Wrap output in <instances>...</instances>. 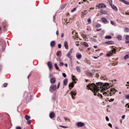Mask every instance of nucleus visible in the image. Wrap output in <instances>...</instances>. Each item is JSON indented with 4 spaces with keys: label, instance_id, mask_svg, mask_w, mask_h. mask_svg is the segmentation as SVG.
I'll return each instance as SVG.
<instances>
[{
    "label": "nucleus",
    "instance_id": "obj_1",
    "mask_svg": "<svg viewBox=\"0 0 129 129\" xmlns=\"http://www.w3.org/2000/svg\"><path fill=\"white\" fill-rule=\"evenodd\" d=\"M86 87L88 89H90L94 91V95H97L98 96H101L102 98H103L102 94L98 92H102L104 90H106L110 87L109 84L108 83L103 84L101 82L96 83V84L94 83H89L87 85Z\"/></svg>",
    "mask_w": 129,
    "mask_h": 129
},
{
    "label": "nucleus",
    "instance_id": "obj_2",
    "mask_svg": "<svg viewBox=\"0 0 129 129\" xmlns=\"http://www.w3.org/2000/svg\"><path fill=\"white\" fill-rule=\"evenodd\" d=\"M56 89V86L55 85H51L49 88V91L50 92H52L55 91Z\"/></svg>",
    "mask_w": 129,
    "mask_h": 129
},
{
    "label": "nucleus",
    "instance_id": "obj_3",
    "mask_svg": "<svg viewBox=\"0 0 129 129\" xmlns=\"http://www.w3.org/2000/svg\"><path fill=\"white\" fill-rule=\"evenodd\" d=\"M73 50V49L72 48L68 52L67 54V56L69 58H70V59H72V57L71 56L70 54L72 53Z\"/></svg>",
    "mask_w": 129,
    "mask_h": 129
},
{
    "label": "nucleus",
    "instance_id": "obj_4",
    "mask_svg": "<svg viewBox=\"0 0 129 129\" xmlns=\"http://www.w3.org/2000/svg\"><path fill=\"white\" fill-rule=\"evenodd\" d=\"M98 7L99 9H100L105 8L106 6L105 5L104 3H100L99 4Z\"/></svg>",
    "mask_w": 129,
    "mask_h": 129
},
{
    "label": "nucleus",
    "instance_id": "obj_5",
    "mask_svg": "<svg viewBox=\"0 0 129 129\" xmlns=\"http://www.w3.org/2000/svg\"><path fill=\"white\" fill-rule=\"evenodd\" d=\"M101 20L104 23H109V21H108L104 17H102L101 18Z\"/></svg>",
    "mask_w": 129,
    "mask_h": 129
},
{
    "label": "nucleus",
    "instance_id": "obj_6",
    "mask_svg": "<svg viewBox=\"0 0 129 129\" xmlns=\"http://www.w3.org/2000/svg\"><path fill=\"white\" fill-rule=\"evenodd\" d=\"M47 65L50 70L51 69L52 67V66L51 62L50 61H48L47 63Z\"/></svg>",
    "mask_w": 129,
    "mask_h": 129
},
{
    "label": "nucleus",
    "instance_id": "obj_7",
    "mask_svg": "<svg viewBox=\"0 0 129 129\" xmlns=\"http://www.w3.org/2000/svg\"><path fill=\"white\" fill-rule=\"evenodd\" d=\"M111 6L112 8L115 11H118V9L113 4H111L110 5Z\"/></svg>",
    "mask_w": 129,
    "mask_h": 129
},
{
    "label": "nucleus",
    "instance_id": "obj_8",
    "mask_svg": "<svg viewBox=\"0 0 129 129\" xmlns=\"http://www.w3.org/2000/svg\"><path fill=\"white\" fill-rule=\"evenodd\" d=\"M77 125L79 127H82L84 126V124L83 123L79 122H78L77 124Z\"/></svg>",
    "mask_w": 129,
    "mask_h": 129
},
{
    "label": "nucleus",
    "instance_id": "obj_9",
    "mask_svg": "<svg viewBox=\"0 0 129 129\" xmlns=\"http://www.w3.org/2000/svg\"><path fill=\"white\" fill-rule=\"evenodd\" d=\"M105 44L108 45H112L114 44V43L113 41H110L106 42Z\"/></svg>",
    "mask_w": 129,
    "mask_h": 129
},
{
    "label": "nucleus",
    "instance_id": "obj_10",
    "mask_svg": "<svg viewBox=\"0 0 129 129\" xmlns=\"http://www.w3.org/2000/svg\"><path fill=\"white\" fill-rule=\"evenodd\" d=\"M56 81V80L55 78L54 77H52L51 79L50 82L51 83L53 84Z\"/></svg>",
    "mask_w": 129,
    "mask_h": 129
},
{
    "label": "nucleus",
    "instance_id": "obj_11",
    "mask_svg": "<svg viewBox=\"0 0 129 129\" xmlns=\"http://www.w3.org/2000/svg\"><path fill=\"white\" fill-rule=\"evenodd\" d=\"M64 44L65 48L67 49H68V46L67 41H64Z\"/></svg>",
    "mask_w": 129,
    "mask_h": 129
},
{
    "label": "nucleus",
    "instance_id": "obj_12",
    "mask_svg": "<svg viewBox=\"0 0 129 129\" xmlns=\"http://www.w3.org/2000/svg\"><path fill=\"white\" fill-rule=\"evenodd\" d=\"M120 1V2H123L125 4L127 5H129V2L128 1H126L125 0H119Z\"/></svg>",
    "mask_w": 129,
    "mask_h": 129
},
{
    "label": "nucleus",
    "instance_id": "obj_13",
    "mask_svg": "<svg viewBox=\"0 0 129 129\" xmlns=\"http://www.w3.org/2000/svg\"><path fill=\"white\" fill-rule=\"evenodd\" d=\"M55 43L54 41H52L50 43V45L51 47H53L54 46Z\"/></svg>",
    "mask_w": 129,
    "mask_h": 129
},
{
    "label": "nucleus",
    "instance_id": "obj_14",
    "mask_svg": "<svg viewBox=\"0 0 129 129\" xmlns=\"http://www.w3.org/2000/svg\"><path fill=\"white\" fill-rule=\"evenodd\" d=\"M54 116L55 114L53 112L49 114L50 117L51 118H53L54 117Z\"/></svg>",
    "mask_w": 129,
    "mask_h": 129
},
{
    "label": "nucleus",
    "instance_id": "obj_15",
    "mask_svg": "<svg viewBox=\"0 0 129 129\" xmlns=\"http://www.w3.org/2000/svg\"><path fill=\"white\" fill-rule=\"evenodd\" d=\"M100 12L101 13L104 14H106L107 13V12L106 11L103 9L101 10Z\"/></svg>",
    "mask_w": 129,
    "mask_h": 129
},
{
    "label": "nucleus",
    "instance_id": "obj_16",
    "mask_svg": "<svg viewBox=\"0 0 129 129\" xmlns=\"http://www.w3.org/2000/svg\"><path fill=\"white\" fill-rule=\"evenodd\" d=\"M88 13V12L87 11V10H85L83 12H82V16H84L85 15L87 14Z\"/></svg>",
    "mask_w": 129,
    "mask_h": 129
},
{
    "label": "nucleus",
    "instance_id": "obj_17",
    "mask_svg": "<svg viewBox=\"0 0 129 129\" xmlns=\"http://www.w3.org/2000/svg\"><path fill=\"white\" fill-rule=\"evenodd\" d=\"M56 55L58 57H60L61 55V53L60 51H58L57 52Z\"/></svg>",
    "mask_w": 129,
    "mask_h": 129
},
{
    "label": "nucleus",
    "instance_id": "obj_18",
    "mask_svg": "<svg viewBox=\"0 0 129 129\" xmlns=\"http://www.w3.org/2000/svg\"><path fill=\"white\" fill-rule=\"evenodd\" d=\"M116 38L119 41L121 40L122 38V36L121 35H119L117 36Z\"/></svg>",
    "mask_w": 129,
    "mask_h": 129
},
{
    "label": "nucleus",
    "instance_id": "obj_19",
    "mask_svg": "<svg viewBox=\"0 0 129 129\" xmlns=\"http://www.w3.org/2000/svg\"><path fill=\"white\" fill-rule=\"evenodd\" d=\"M68 80L67 79H65L63 81V83L65 85H66L67 84Z\"/></svg>",
    "mask_w": 129,
    "mask_h": 129
},
{
    "label": "nucleus",
    "instance_id": "obj_20",
    "mask_svg": "<svg viewBox=\"0 0 129 129\" xmlns=\"http://www.w3.org/2000/svg\"><path fill=\"white\" fill-rule=\"evenodd\" d=\"M76 69L77 70V71L78 72H81L80 68L79 66H77L76 67Z\"/></svg>",
    "mask_w": 129,
    "mask_h": 129
},
{
    "label": "nucleus",
    "instance_id": "obj_21",
    "mask_svg": "<svg viewBox=\"0 0 129 129\" xmlns=\"http://www.w3.org/2000/svg\"><path fill=\"white\" fill-rule=\"evenodd\" d=\"M82 45L86 47H88V44L86 42H84Z\"/></svg>",
    "mask_w": 129,
    "mask_h": 129
},
{
    "label": "nucleus",
    "instance_id": "obj_22",
    "mask_svg": "<svg viewBox=\"0 0 129 129\" xmlns=\"http://www.w3.org/2000/svg\"><path fill=\"white\" fill-rule=\"evenodd\" d=\"M113 54V53L112 52H110L107 54L106 56L107 57H109L112 55Z\"/></svg>",
    "mask_w": 129,
    "mask_h": 129
},
{
    "label": "nucleus",
    "instance_id": "obj_23",
    "mask_svg": "<svg viewBox=\"0 0 129 129\" xmlns=\"http://www.w3.org/2000/svg\"><path fill=\"white\" fill-rule=\"evenodd\" d=\"M82 56L81 54H78L76 55V57L78 59H79L81 58Z\"/></svg>",
    "mask_w": 129,
    "mask_h": 129
},
{
    "label": "nucleus",
    "instance_id": "obj_24",
    "mask_svg": "<svg viewBox=\"0 0 129 129\" xmlns=\"http://www.w3.org/2000/svg\"><path fill=\"white\" fill-rule=\"evenodd\" d=\"M110 22L111 23L112 25H113L114 26H116V23L113 21H111Z\"/></svg>",
    "mask_w": 129,
    "mask_h": 129
},
{
    "label": "nucleus",
    "instance_id": "obj_25",
    "mask_svg": "<svg viewBox=\"0 0 129 129\" xmlns=\"http://www.w3.org/2000/svg\"><path fill=\"white\" fill-rule=\"evenodd\" d=\"M112 37L110 36H106L105 37V39H110Z\"/></svg>",
    "mask_w": 129,
    "mask_h": 129
},
{
    "label": "nucleus",
    "instance_id": "obj_26",
    "mask_svg": "<svg viewBox=\"0 0 129 129\" xmlns=\"http://www.w3.org/2000/svg\"><path fill=\"white\" fill-rule=\"evenodd\" d=\"M129 58V56L128 55H126L124 57V59L125 60H126Z\"/></svg>",
    "mask_w": 129,
    "mask_h": 129
},
{
    "label": "nucleus",
    "instance_id": "obj_27",
    "mask_svg": "<svg viewBox=\"0 0 129 129\" xmlns=\"http://www.w3.org/2000/svg\"><path fill=\"white\" fill-rule=\"evenodd\" d=\"M111 91L114 94H115L116 91V90L114 88H112L111 90Z\"/></svg>",
    "mask_w": 129,
    "mask_h": 129
},
{
    "label": "nucleus",
    "instance_id": "obj_28",
    "mask_svg": "<svg viewBox=\"0 0 129 129\" xmlns=\"http://www.w3.org/2000/svg\"><path fill=\"white\" fill-rule=\"evenodd\" d=\"M55 67L57 70H58L59 69V68L57 66V64L56 63H55L54 64Z\"/></svg>",
    "mask_w": 129,
    "mask_h": 129
},
{
    "label": "nucleus",
    "instance_id": "obj_29",
    "mask_svg": "<svg viewBox=\"0 0 129 129\" xmlns=\"http://www.w3.org/2000/svg\"><path fill=\"white\" fill-rule=\"evenodd\" d=\"M25 119L27 120H28L30 118V116H28L27 115H25Z\"/></svg>",
    "mask_w": 129,
    "mask_h": 129
},
{
    "label": "nucleus",
    "instance_id": "obj_30",
    "mask_svg": "<svg viewBox=\"0 0 129 129\" xmlns=\"http://www.w3.org/2000/svg\"><path fill=\"white\" fill-rule=\"evenodd\" d=\"M70 94L71 95H75L76 94V93H75L74 92H73L72 91H71L70 92Z\"/></svg>",
    "mask_w": 129,
    "mask_h": 129
},
{
    "label": "nucleus",
    "instance_id": "obj_31",
    "mask_svg": "<svg viewBox=\"0 0 129 129\" xmlns=\"http://www.w3.org/2000/svg\"><path fill=\"white\" fill-rule=\"evenodd\" d=\"M69 87H73L74 86V85L72 83H70V84L69 85Z\"/></svg>",
    "mask_w": 129,
    "mask_h": 129
},
{
    "label": "nucleus",
    "instance_id": "obj_32",
    "mask_svg": "<svg viewBox=\"0 0 129 129\" xmlns=\"http://www.w3.org/2000/svg\"><path fill=\"white\" fill-rule=\"evenodd\" d=\"M87 21L88 22V24H89L91 22V20L90 18H88L87 19Z\"/></svg>",
    "mask_w": 129,
    "mask_h": 129
},
{
    "label": "nucleus",
    "instance_id": "obj_33",
    "mask_svg": "<svg viewBox=\"0 0 129 129\" xmlns=\"http://www.w3.org/2000/svg\"><path fill=\"white\" fill-rule=\"evenodd\" d=\"M125 38L126 40H129V35H126L125 36Z\"/></svg>",
    "mask_w": 129,
    "mask_h": 129
},
{
    "label": "nucleus",
    "instance_id": "obj_34",
    "mask_svg": "<svg viewBox=\"0 0 129 129\" xmlns=\"http://www.w3.org/2000/svg\"><path fill=\"white\" fill-rule=\"evenodd\" d=\"M124 31L125 32H128L129 31V29L127 28H125L124 29Z\"/></svg>",
    "mask_w": 129,
    "mask_h": 129
},
{
    "label": "nucleus",
    "instance_id": "obj_35",
    "mask_svg": "<svg viewBox=\"0 0 129 129\" xmlns=\"http://www.w3.org/2000/svg\"><path fill=\"white\" fill-rule=\"evenodd\" d=\"M90 39L93 42H95L96 41V40L94 38H90Z\"/></svg>",
    "mask_w": 129,
    "mask_h": 129
},
{
    "label": "nucleus",
    "instance_id": "obj_36",
    "mask_svg": "<svg viewBox=\"0 0 129 129\" xmlns=\"http://www.w3.org/2000/svg\"><path fill=\"white\" fill-rule=\"evenodd\" d=\"M59 126L62 127V128H68V127L67 126H63L61 125H59Z\"/></svg>",
    "mask_w": 129,
    "mask_h": 129
},
{
    "label": "nucleus",
    "instance_id": "obj_37",
    "mask_svg": "<svg viewBox=\"0 0 129 129\" xmlns=\"http://www.w3.org/2000/svg\"><path fill=\"white\" fill-rule=\"evenodd\" d=\"M65 6L66 5H63L61 7V9H63L65 7Z\"/></svg>",
    "mask_w": 129,
    "mask_h": 129
},
{
    "label": "nucleus",
    "instance_id": "obj_38",
    "mask_svg": "<svg viewBox=\"0 0 129 129\" xmlns=\"http://www.w3.org/2000/svg\"><path fill=\"white\" fill-rule=\"evenodd\" d=\"M125 97L126 99H129V94L125 95Z\"/></svg>",
    "mask_w": 129,
    "mask_h": 129
},
{
    "label": "nucleus",
    "instance_id": "obj_39",
    "mask_svg": "<svg viewBox=\"0 0 129 129\" xmlns=\"http://www.w3.org/2000/svg\"><path fill=\"white\" fill-rule=\"evenodd\" d=\"M82 36V37L84 39H87V38L85 35L83 34Z\"/></svg>",
    "mask_w": 129,
    "mask_h": 129
},
{
    "label": "nucleus",
    "instance_id": "obj_40",
    "mask_svg": "<svg viewBox=\"0 0 129 129\" xmlns=\"http://www.w3.org/2000/svg\"><path fill=\"white\" fill-rule=\"evenodd\" d=\"M87 74L89 76H92L93 75L91 73H87Z\"/></svg>",
    "mask_w": 129,
    "mask_h": 129
},
{
    "label": "nucleus",
    "instance_id": "obj_41",
    "mask_svg": "<svg viewBox=\"0 0 129 129\" xmlns=\"http://www.w3.org/2000/svg\"><path fill=\"white\" fill-rule=\"evenodd\" d=\"M62 75L63 76L64 78H65L66 77V74H65V73H62Z\"/></svg>",
    "mask_w": 129,
    "mask_h": 129
},
{
    "label": "nucleus",
    "instance_id": "obj_42",
    "mask_svg": "<svg viewBox=\"0 0 129 129\" xmlns=\"http://www.w3.org/2000/svg\"><path fill=\"white\" fill-rule=\"evenodd\" d=\"M112 52L113 53V52L114 53H115L116 52V49L115 48H114L112 50Z\"/></svg>",
    "mask_w": 129,
    "mask_h": 129
},
{
    "label": "nucleus",
    "instance_id": "obj_43",
    "mask_svg": "<svg viewBox=\"0 0 129 129\" xmlns=\"http://www.w3.org/2000/svg\"><path fill=\"white\" fill-rule=\"evenodd\" d=\"M63 65V63L61 62H60L59 64V65L60 66H62Z\"/></svg>",
    "mask_w": 129,
    "mask_h": 129
},
{
    "label": "nucleus",
    "instance_id": "obj_44",
    "mask_svg": "<svg viewBox=\"0 0 129 129\" xmlns=\"http://www.w3.org/2000/svg\"><path fill=\"white\" fill-rule=\"evenodd\" d=\"M109 2L110 3V5H111V4H112V0H108Z\"/></svg>",
    "mask_w": 129,
    "mask_h": 129
},
{
    "label": "nucleus",
    "instance_id": "obj_45",
    "mask_svg": "<svg viewBox=\"0 0 129 129\" xmlns=\"http://www.w3.org/2000/svg\"><path fill=\"white\" fill-rule=\"evenodd\" d=\"M101 26V25L100 24H97L96 25V27H99Z\"/></svg>",
    "mask_w": 129,
    "mask_h": 129
},
{
    "label": "nucleus",
    "instance_id": "obj_46",
    "mask_svg": "<svg viewBox=\"0 0 129 129\" xmlns=\"http://www.w3.org/2000/svg\"><path fill=\"white\" fill-rule=\"evenodd\" d=\"M60 85V82H59L58 84L57 87H56V88L57 89H58V88L59 87Z\"/></svg>",
    "mask_w": 129,
    "mask_h": 129
},
{
    "label": "nucleus",
    "instance_id": "obj_47",
    "mask_svg": "<svg viewBox=\"0 0 129 129\" xmlns=\"http://www.w3.org/2000/svg\"><path fill=\"white\" fill-rule=\"evenodd\" d=\"M56 59L58 61H61V59L59 57H58Z\"/></svg>",
    "mask_w": 129,
    "mask_h": 129
},
{
    "label": "nucleus",
    "instance_id": "obj_48",
    "mask_svg": "<svg viewBox=\"0 0 129 129\" xmlns=\"http://www.w3.org/2000/svg\"><path fill=\"white\" fill-rule=\"evenodd\" d=\"M58 47L59 48H60L61 47V45L60 44H58Z\"/></svg>",
    "mask_w": 129,
    "mask_h": 129
},
{
    "label": "nucleus",
    "instance_id": "obj_49",
    "mask_svg": "<svg viewBox=\"0 0 129 129\" xmlns=\"http://www.w3.org/2000/svg\"><path fill=\"white\" fill-rule=\"evenodd\" d=\"M114 100V99H110L109 100V101L110 102H112Z\"/></svg>",
    "mask_w": 129,
    "mask_h": 129
},
{
    "label": "nucleus",
    "instance_id": "obj_50",
    "mask_svg": "<svg viewBox=\"0 0 129 129\" xmlns=\"http://www.w3.org/2000/svg\"><path fill=\"white\" fill-rule=\"evenodd\" d=\"M76 10V8H74V9H73L72 10H71V12H73L74 11H75Z\"/></svg>",
    "mask_w": 129,
    "mask_h": 129
},
{
    "label": "nucleus",
    "instance_id": "obj_51",
    "mask_svg": "<svg viewBox=\"0 0 129 129\" xmlns=\"http://www.w3.org/2000/svg\"><path fill=\"white\" fill-rule=\"evenodd\" d=\"M53 76V75L51 74V73H50L49 74V78L51 77H52Z\"/></svg>",
    "mask_w": 129,
    "mask_h": 129
},
{
    "label": "nucleus",
    "instance_id": "obj_52",
    "mask_svg": "<svg viewBox=\"0 0 129 129\" xmlns=\"http://www.w3.org/2000/svg\"><path fill=\"white\" fill-rule=\"evenodd\" d=\"M55 100V97L54 96H52V100L54 101Z\"/></svg>",
    "mask_w": 129,
    "mask_h": 129
},
{
    "label": "nucleus",
    "instance_id": "obj_53",
    "mask_svg": "<svg viewBox=\"0 0 129 129\" xmlns=\"http://www.w3.org/2000/svg\"><path fill=\"white\" fill-rule=\"evenodd\" d=\"M106 119L107 121H108L109 120V119L107 116H106Z\"/></svg>",
    "mask_w": 129,
    "mask_h": 129
},
{
    "label": "nucleus",
    "instance_id": "obj_54",
    "mask_svg": "<svg viewBox=\"0 0 129 129\" xmlns=\"http://www.w3.org/2000/svg\"><path fill=\"white\" fill-rule=\"evenodd\" d=\"M7 83H5L3 84V85L4 87H5L7 86Z\"/></svg>",
    "mask_w": 129,
    "mask_h": 129
},
{
    "label": "nucleus",
    "instance_id": "obj_55",
    "mask_svg": "<svg viewBox=\"0 0 129 129\" xmlns=\"http://www.w3.org/2000/svg\"><path fill=\"white\" fill-rule=\"evenodd\" d=\"M108 125L111 128L112 127V124L110 123H109L108 124Z\"/></svg>",
    "mask_w": 129,
    "mask_h": 129
},
{
    "label": "nucleus",
    "instance_id": "obj_56",
    "mask_svg": "<svg viewBox=\"0 0 129 129\" xmlns=\"http://www.w3.org/2000/svg\"><path fill=\"white\" fill-rule=\"evenodd\" d=\"M16 129H21V128L20 126H17L16 127Z\"/></svg>",
    "mask_w": 129,
    "mask_h": 129
},
{
    "label": "nucleus",
    "instance_id": "obj_57",
    "mask_svg": "<svg viewBox=\"0 0 129 129\" xmlns=\"http://www.w3.org/2000/svg\"><path fill=\"white\" fill-rule=\"evenodd\" d=\"M31 123V121L30 120L28 121L27 122V123L28 124H30Z\"/></svg>",
    "mask_w": 129,
    "mask_h": 129
},
{
    "label": "nucleus",
    "instance_id": "obj_58",
    "mask_svg": "<svg viewBox=\"0 0 129 129\" xmlns=\"http://www.w3.org/2000/svg\"><path fill=\"white\" fill-rule=\"evenodd\" d=\"M125 115H123L121 117V118H122V119H124V118H125Z\"/></svg>",
    "mask_w": 129,
    "mask_h": 129
},
{
    "label": "nucleus",
    "instance_id": "obj_59",
    "mask_svg": "<svg viewBox=\"0 0 129 129\" xmlns=\"http://www.w3.org/2000/svg\"><path fill=\"white\" fill-rule=\"evenodd\" d=\"M56 15V14H55V15H54L53 16V20L54 21V19H55V16Z\"/></svg>",
    "mask_w": 129,
    "mask_h": 129
},
{
    "label": "nucleus",
    "instance_id": "obj_60",
    "mask_svg": "<svg viewBox=\"0 0 129 129\" xmlns=\"http://www.w3.org/2000/svg\"><path fill=\"white\" fill-rule=\"evenodd\" d=\"M127 107L129 108V103H127L126 105V107H127Z\"/></svg>",
    "mask_w": 129,
    "mask_h": 129
},
{
    "label": "nucleus",
    "instance_id": "obj_61",
    "mask_svg": "<svg viewBox=\"0 0 129 129\" xmlns=\"http://www.w3.org/2000/svg\"><path fill=\"white\" fill-rule=\"evenodd\" d=\"M75 77L74 76H73L72 77V80H75L73 78H74Z\"/></svg>",
    "mask_w": 129,
    "mask_h": 129
},
{
    "label": "nucleus",
    "instance_id": "obj_62",
    "mask_svg": "<svg viewBox=\"0 0 129 129\" xmlns=\"http://www.w3.org/2000/svg\"><path fill=\"white\" fill-rule=\"evenodd\" d=\"M64 36V34L63 33H62L61 34V37L62 38Z\"/></svg>",
    "mask_w": 129,
    "mask_h": 129
},
{
    "label": "nucleus",
    "instance_id": "obj_63",
    "mask_svg": "<svg viewBox=\"0 0 129 129\" xmlns=\"http://www.w3.org/2000/svg\"><path fill=\"white\" fill-rule=\"evenodd\" d=\"M125 43L126 44L129 43V40H127V41H126Z\"/></svg>",
    "mask_w": 129,
    "mask_h": 129
},
{
    "label": "nucleus",
    "instance_id": "obj_64",
    "mask_svg": "<svg viewBox=\"0 0 129 129\" xmlns=\"http://www.w3.org/2000/svg\"><path fill=\"white\" fill-rule=\"evenodd\" d=\"M125 14L126 15H129V13L128 12H126L125 13Z\"/></svg>",
    "mask_w": 129,
    "mask_h": 129
}]
</instances>
